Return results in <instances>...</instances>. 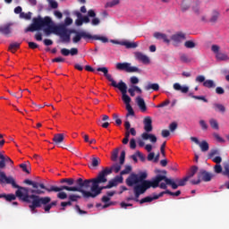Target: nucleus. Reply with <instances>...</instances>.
<instances>
[{
  "label": "nucleus",
  "mask_w": 229,
  "mask_h": 229,
  "mask_svg": "<svg viewBox=\"0 0 229 229\" xmlns=\"http://www.w3.org/2000/svg\"><path fill=\"white\" fill-rule=\"evenodd\" d=\"M48 4L53 10H56V8H58V2L55 0H52V2H48Z\"/></svg>",
  "instance_id": "603ef678"
},
{
  "label": "nucleus",
  "mask_w": 229,
  "mask_h": 229,
  "mask_svg": "<svg viewBox=\"0 0 229 229\" xmlns=\"http://www.w3.org/2000/svg\"><path fill=\"white\" fill-rule=\"evenodd\" d=\"M22 7L21 6H17L14 8V13H16V15H21V13H22Z\"/></svg>",
  "instance_id": "0e129e2a"
},
{
  "label": "nucleus",
  "mask_w": 229,
  "mask_h": 229,
  "mask_svg": "<svg viewBox=\"0 0 229 229\" xmlns=\"http://www.w3.org/2000/svg\"><path fill=\"white\" fill-rule=\"evenodd\" d=\"M20 167H21V169H22V171H23L24 173H27V174H30V169H31V168H30V167L28 168V165H26V164H21V165H20Z\"/></svg>",
  "instance_id": "09e8293b"
},
{
  "label": "nucleus",
  "mask_w": 229,
  "mask_h": 229,
  "mask_svg": "<svg viewBox=\"0 0 229 229\" xmlns=\"http://www.w3.org/2000/svg\"><path fill=\"white\" fill-rule=\"evenodd\" d=\"M216 92L218 95H223V94H225V89H223L222 87H216Z\"/></svg>",
  "instance_id": "69168bd1"
},
{
  "label": "nucleus",
  "mask_w": 229,
  "mask_h": 229,
  "mask_svg": "<svg viewBox=\"0 0 229 229\" xmlns=\"http://www.w3.org/2000/svg\"><path fill=\"white\" fill-rule=\"evenodd\" d=\"M215 155H219V150L218 149H212L210 150V152L208 155V158H212L213 157H215Z\"/></svg>",
  "instance_id": "de8ad7c7"
},
{
  "label": "nucleus",
  "mask_w": 229,
  "mask_h": 229,
  "mask_svg": "<svg viewBox=\"0 0 229 229\" xmlns=\"http://www.w3.org/2000/svg\"><path fill=\"white\" fill-rule=\"evenodd\" d=\"M154 37L157 40H163V42H165V44H170L171 43V39L169 38H167L166 34H164V33H161V32H156V33H154Z\"/></svg>",
  "instance_id": "4be33fe9"
},
{
  "label": "nucleus",
  "mask_w": 229,
  "mask_h": 229,
  "mask_svg": "<svg viewBox=\"0 0 229 229\" xmlns=\"http://www.w3.org/2000/svg\"><path fill=\"white\" fill-rule=\"evenodd\" d=\"M184 47H186V49H194V47H196V42L193 40H187L184 42Z\"/></svg>",
  "instance_id": "72a5a7b5"
},
{
  "label": "nucleus",
  "mask_w": 229,
  "mask_h": 229,
  "mask_svg": "<svg viewBox=\"0 0 229 229\" xmlns=\"http://www.w3.org/2000/svg\"><path fill=\"white\" fill-rule=\"evenodd\" d=\"M109 174H112L111 169H103L100 171L96 178L78 179L74 178H63L59 181L61 183L60 188L54 187L52 191H56L57 199L62 201L68 199V201H80V199H94L98 198L105 189L106 186H99L100 183H106Z\"/></svg>",
  "instance_id": "f257e3e1"
},
{
  "label": "nucleus",
  "mask_w": 229,
  "mask_h": 229,
  "mask_svg": "<svg viewBox=\"0 0 229 229\" xmlns=\"http://www.w3.org/2000/svg\"><path fill=\"white\" fill-rule=\"evenodd\" d=\"M209 124L213 130H219V123H217V120L211 118L209 120Z\"/></svg>",
  "instance_id": "e433bc0d"
},
{
  "label": "nucleus",
  "mask_w": 229,
  "mask_h": 229,
  "mask_svg": "<svg viewBox=\"0 0 229 229\" xmlns=\"http://www.w3.org/2000/svg\"><path fill=\"white\" fill-rule=\"evenodd\" d=\"M24 183H27V185H31L33 187V189H31V188H28V189H30L31 191H40L39 193H35V196H37V198H38L39 200H31L30 199V200H21V201H51V198L40 197V194H44L46 192L44 191H47V192H57V194H58V191L52 190V189L55 187L57 189H60V186H55V185H52L49 188H47V187H46V185H44V183L31 181L30 179H26L24 181Z\"/></svg>",
  "instance_id": "39448f33"
},
{
  "label": "nucleus",
  "mask_w": 229,
  "mask_h": 229,
  "mask_svg": "<svg viewBox=\"0 0 229 229\" xmlns=\"http://www.w3.org/2000/svg\"><path fill=\"white\" fill-rule=\"evenodd\" d=\"M148 178V172H140L139 174H131L126 179V185L128 187H133V192L136 199H139L140 195L146 193L148 189H157V175L151 180H146Z\"/></svg>",
  "instance_id": "20e7f679"
},
{
  "label": "nucleus",
  "mask_w": 229,
  "mask_h": 229,
  "mask_svg": "<svg viewBox=\"0 0 229 229\" xmlns=\"http://www.w3.org/2000/svg\"><path fill=\"white\" fill-rule=\"evenodd\" d=\"M161 135L165 139L169 137V135H171V132L168 130H163L161 132Z\"/></svg>",
  "instance_id": "e2e57ef3"
},
{
  "label": "nucleus",
  "mask_w": 229,
  "mask_h": 229,
  "mask_svg": "<svg viewBox=\"0 0 229 229\" xmlns=\"http://www.w3.org/2000/svg\"><path fill=\"white\" fill-rule=\"evenodd\" d=\"M42 29L47 37H49L51 33H55L60 37L62 44H71V32H69L67 27L64 25L55 26L53 20L49 16L42 18L38 15L37 18H33L32 23L25 30V32L40 31Z\"/></svg>",
  "instance_id": "f03ea898"
},
{
  "label": "nucleus",
  "mask_w": 229,
  "mask_h": 229,
  "mask_svg": "<svg viewBox=\"0 0 229 229\" xmlns=\"http://www.w3.org/2000/svg\"><path fill=\"white\" fill-rule=\"evenodd\" d=\"M199 124L201 127V130H203L204 131H207V130H208V123H207L205 120H200L199 122Z\"/></svg>",
  "instance_id": "37998d69"
},
{
  "label": "nucleus",
  "mask_w": 229,
  "mask_h": 229,
  "mask_svg": "<svg viewBox=\"0 0 229 229\" xmlns=\"http://www.w3.org/2000/svg\"><path fill=\"white\" fill-rule=\"evenodd\" d=\"M117 71H125V72H138L142 74V70L137 66H131L130 63H117L115 65Z\"/></svg>",
  "instance_id": "1a4fd4ad"
},
{
  "label": "nucleus",
  "mask_w": 229,
  "mask_h": 229,
  "mask_svg": "<svg viewBox=\"0 0 229 229\" xmlns=\"http://www.w3.org/2000/svg\"><path fill=\"white\" fill-rule=\"evenodd\" d=\"M196 173H198V166L194 165L191 168L189 174L186 176V178H188V180L190 178H192L194 174H196Z\"/></svg>",
  "instance_id": "58836bf2"
},
{
  "label": "nucleus",
  "mask_w": 229,
  "mask_h": 229,
  "mask_svg": "<svg viewBox=\"0 0 229 229\" xmlns=\"http://www.w3.org/2000/svg\"><path fill=\"white\" fill-rule=\"evenodd\" d=\"M125 158H126V152L124 150H123L120 155V165L116 163V164L113 165L112 167H110V168L106 167L104 169H110L111 173H112V171H114L115 173H119V171H121V165H123L124 164Z\"/></svg>",
  "instance_id": "dca6fc26"
},
{
  "label": "nucleus",
  "mask_w": 229,
  "mask_h": 229,
  "mask_svg": "<svg viewBox=\"0 0 229 229\" xmlns=\"http://www.w3.org/2000/svg\"><path fill=\"white\" fill-rule=\"evenodd\" d=\"M101 164V159L98 157L91 158V167H98Z\"/></svg>",
  "instance_id": "c9c22d12"
},
{
  "label": "nucleus",
  "mask_w": 229,
  "mask_h": 229,
  "mask_svg": "<svg viewBox=\"0 0 229 229\" xmlns=\"http://www.w3.org/2000/svg\"><path fill=\"white\" fill-rule=\"evenodd\" d=\"M123 178L121 175H116L114 179H111L106 185V188L112 189V187H117L119 183H123Z\"/></svg>",
  "instance_id": "6ab92c4d"
},
{
  "label": "nucleus",
  "mask_w": 229,
  "mask_h": 229,
  "mask_svg": "<svg viewBox=\"0 0 229 229\" xmlns=\"http://www.w3.org/2000/svg\"><path fill=\"white\" fill-rule=\"evenodd\" d=\"M122 93V99L123 101V103L126 105V110H131V105H130V103H131V98H130V96H128V89H123V91H121Z\"/></svg>",
  "instance_id": "a211bd4d"
},
{
  "label": "nucleus",
  "mask_w": 229,
  "mask_h": 229,
  "mask_svg": "<svg viewBox=\"0 0 229 229\" xmlns=\"http://www.w3.org/2000/svg\"><path fill=\"white\" fill-rule=\"evenodd\" d=\"M155 90V92L160 90V86L158 83H148L147 86H145V90Z\"/></svg>",
  "instance_id": "c85d7f7f"
},
{
  "label": "nucleus",
  "mask_w": 229,
  "mask_h": 229,
  "mask_svg": "<svg viewBox=\"0 0 229 229\" xmlns=\"http://www.w3.org/2000/svg\"><path fill=\"white\" fill-rule=\"evenodd\" d=\"M191 98H193V99H199L200 101H204V103H208V100L205 97H203V96L192 95Z\"/></svg>",
  "instance_id": "3c124183"
},
{
  "label": "nucleus",
  "mask_w": 229,
  "mask_h": 229,
  "mask_svg": "<svg viewBox=\"0 0 229 229\" xmlns=\"http://www.w3.org/2000/svg\"><path fill=\"white\" fill-rule=\"evenodd\" d=\"M214 171H215V173H216V174H220V173H223V166H221L220 164L216 165L214 166Z\"/></svg>",
  "instance_id": "8fccbe9b"
},
{
  "label": "nucleus",
  "mask_w": 229,
  "mask_h": 229,
  "mask_svg": "<svg viewBox=\"0 0 229 229\" xmlns=\"http://www.w3.org/2000/svg\"><path fill=\"white\" fill-rule=\"evenodd\" d=\"M31 15H33V13H31V12H29V13L23 12V13H21L20 19H24L25 21H30Z\"/></svg>",
  "instance_id": "f704fd0d"
},
{
  "label": "nucleus",
  "mask_w": 229,
  "mask_h": 229,
  "mask_svg": "<svg viewBox=\"0 0 229 229\" xmlns=\"http://www.w3.org/2000/svg\"><path fill=\"white\" fill-rule=\"evenodd\" d=\"M187 182H189V177H184L183 179H169L165 175L157 174V187L165 190L167 189V185H170L175 191L178 187H183Z\"/></svg>",
  "instance_id": "423d86ee"
},
{
  "label": "nucleus",
  "mask_w": 229,
  "mask_h": 229,
  "mask_svg": "<svg viewBox=\"0 0 229 229\" xmlns=\"http://www.w3.org/2000/svg\"><path fill=\"white\" fill-rule=\"evenodd\" d=\"M145 133H151L153 131V120L149 116H147L143 120Z\"/></svg>",
  "instance_id": "aec40b11"
},
{
  "label": "nucleus",
  "mask_w": 229,
  "mask_h": 229,
  "mask_svg": "<svg viewBox=\"0 0 229 229\" xmlns=\"http://www.w3.org/2000/svg\"><path fill=\"white\" fill-rule=\"evenodd\" d=\"M224 176H227L229 174V164L225 163L224 164V171L222 172Z\"/></svg>",
  "instance_id": "49530a36"
},
{
  "label": "nucleus",
  "mask_w": 229,
  "mask_h": 229,
  "mask_svg": "<svg viewBox=\"0 0 229 229\" xmlns=\"http://www.w3.org/2000/svg\"><path fill=\"white\" fill-rule=\"evenodd\" d=\"M213 109L215 112H221V114H225L226 112V107L223 106V104L213 103Z\"/></svg>",
  "instance_id": "bb28decb"
},
{
  "label": "nucleus",
  "mask_w": 229,
  "mask_h": 229,
  "mask_svg": "<svg viewBox=\"0 0 229 229\" xmlns=\"http://www.w3.org/2000/svg\"><path fill=\"white\" fill-rule=\"evenodd\" d=\"M71 24H72V20L71 17H66L64 20V27L65 26H71Z\"/></svg>",
  "instance_id": "bf43d9fd"
},
{
  "label": "nucleus",
  "mask_w": 229,
  "mask_h": 229,
  "mask_svg": "<svg viewBox=\"0 0 229 229\" xmlns=\"http://www.w3.org/2000/svg\"><path fill=\"white\" fill-rule=\"evenodd\" d=\"M176 128H178V123H176L175 122H173L172 123H170L169 125L170 131H175Z\"/></svg>",
  "instance_id": "864d4df0"
},
{
  "label": "nucleus",
  "mask_w": 229,
  "mask_h": 229,
  "mask_svg": "<svg viewBox=\"0 0 229 229\" xmlns=\"http://www.w3.org/2000/svg\"><path fill=\"white\" fill-rule=\"evenodd\" d=\"M196 83H202L206 89H216V82L213 80H206L204 75H199L195 79Z\"/></svg>",
  "instance_id": "f8f14e48"
},
{
  "label": "nucleus",
  "mask_w": 229,
  "mask_h": 229,
  "mask_svg": "<svg viewBox=\"0 0 229 229\" xmlns=\"http://www.w3.org/2000/svg\"><path fill=\"white\" fill-rule=\"evenodd\" d=\"M219 11H213L212 16L210 18V22H216L217 20L219 19Z\"/></svg>",
  "instance_id": "4c0bfd02"
},
{
  "label": "nucleus",
  "mask_w": 229,
  "mask_h": 229,
  "mask_svg": "<svg viewBox=\"0 0 229 229\" xmlns=\"http://www.w3.org/2000/svg\"><path fill=\"white\" fill-rule=\"evenodd\" d=\"M105 78H106V80H108V81L111 82L112 87H114L115 89H119L120 91L122 92L123 90H125V89H128V86L124 83V81H120L118 83L115 81V80H114V78L112 77V74H109L108 72L104 75Z\"/></svg>",
  "instance_id": "9b49d317"
},
{
  "label": "nucleus",
  "mask_w": 229,
  "mask_h": 229,
  "mask_svg": "<svg viewBox=\"0 0 229 229\" xmlns=\"http://www.w3.org/2000/svg\"><path fill=\"white\" fill-rule=\"evenodd\" d=\"M61 55L63 56H69V55H71V56H76V55H78V48L72 47L70 50L67 48H62Z\"/></svg>",
  "instance_id": "412c9836"
},
{
  "label": "nucleus",
  "mask_w": 229,
  "mask_h": 229,
  "mask_svg": "<svg viewBox=\"0 0 229 229\" xmlns=\"http://www.w3.org/2000/svg\"><path fill=\"white\" fill-rule=\"evenodd\" d=\"M19 47H21V43H18V42L11 43L9 46V51H11V53H15V51H17Z\"/></svg>",
  "instance_id": "473e14b6"
},
{
  "label": "nucleus",
  "mask_w": 229,
  "mask_h": 229,
  "mask_svg": "<svg viewBox=\"0 0 229 229\" xmlns=\"http://www.w3.org/2000/svg\"><path fill=\"white\" fill-rule=\"evenodd\" d=\"M115 194V191H107L106 195L102 197L101 201H110V198Z\"/></svg>",
  "instance_id": "a19ab883"
},
{
  "label": "nucleus",
  "mask_w": 229,
  "mask_h": 229,
  "mask_svg": "<svg viewBox=\"0 0 229 229\" xmlns=\"http://www.w3.org/2000/svg\"><path fill=\"white\" fill-rule=\"evenodd\" d=\"M35 39L38 40V42L42 41V33L40 32L36 33Z\"/></svg>",
  "instance_id": "774afa93"
},
{
  "label": "nucleus",
  "mask_w": 229,
  "mask_h": 229,
  "mask_svg": "<svg viewBox=\"0 0 229 229\" xmlns=\"http://www.w3.org/2000/svg\"><path fill=\"white\" fill-rule=\"evenodd\" d=\"M141 139H143V140H149L150 142L154 143L157 142V136H155L154 134H149L148 132H143L141 134Z\"/></svg>",
  "instance_id": "a878e982"
},
{
  "label": "nucleus",
  "mask_w": 229,
  "mask_h": 229,
  "mask_svg": "<svg viewBox=\"0 0 229 229\" xmlns=\"http://www.w3.org/2000/svg\"><path fill=\"white\" fill-rule=\"evenodd\" d=\"M130 173H131V165H126L125 168L121 171L120 176L130 174Z\"/></svg>",
  "instance_id": "79ce46f5"
},
{
  "label": "nucleus",
  "mask_w": 229,
  "mask_h": 229,
  "mask_svg": "<svg viewBox=\"0 0 229 229\" xmlns=\"http://www.w3.org/2000/svg\"><path fill=\"white\" fill-rule=\"evenodd\" d=\"M72 33H74V36L72 38V42L73 44H78L81 41V38H83L84 40H100V42H103V44H106V42H108V38L105 36H92L90 33L84 30H72Z\"/></svg>",
  "instance_id": "0eeeda50"
},
{
  "label": "nucleus",
  "mask_w": 229,
  "mask_h": 229,
  "mask_svg": "<svg viewBox=\"0 0 229 229\" xmlns=\"http://www.w3.org/2000/svg\"><path fill=\"white\" fill-rule=\"evenodd\" d=\"M187 38L185 36V33L183 32H177L171 37V40L174 42V46L175 47H178L180 44L182 43L183 40H185Z\"/></svg>",
  "instance_id": "2eb2a0df"
},
{
  "label": "nucleus",
  "mask_w": 229,
  "mask_h": 229,
  "mask_svg": "<svg viewBox=\"0 0 229 229\" xmlns=\"http://www.w3.org/2000/svg\"><path fill=\"white\" fill-rule=\"evenodd\" d=\"M91 26H99V24H101V20H99V18H96L95 17H91Z\"/></svg>",
  "instance_id": "a18cd8bd"
},
{
  "label": "nucleus",
  "mask_w": 229,
  "mask_h": 229,
  "mask_svg": "<svg viewBox=\"0 0 229 229\" xmlns=\"http://www.w3.org/2000/svg\"><path fill=\"white\" fill-rule=\"evenodd\" d=\"M213 136L218 142H225V140L217 133H214Z\"/></svg>",
  "instance_id": "338daca9"
},
{
  "label": "nucleus",
  "mask_w": 229,
  "mask_h": 229,
  "mask_svg": "<svg viewBox=\"0 0 229 229\" xmlns=\"http://www.w3.org/2000/svg\"><path fill=\"white\" fill-rule=\"evenodd\" d=\"M119 157V149H114L111 156V160L113 162H117V157Z\"/></svg>",
  "instance_id": "c03bdc74"
},
{
  "label": "nucleus",
  "mask_w": 229,
  "mask_h": 229,
  "mask_svg": "<svg viewBox=\"0 0 229 229\" xmlns=\"http://www.w3.org/2000/svg\"><path fill=\"white\" fill-rule=\"evenodd\" d=\"M180 60H181V62H182L183 64H191V58H189V56L187 55V54H181V55H180Z\"/></svg>",
  "instance_id": "ea45409f"
},
{
  "label": "nucleus",
  "mask_w": 229,
  "mask_h": 229,
  "mask_svg": "<svg viewBox=\"0 0 229 229\" xmlns=\"http://www.w3.org/2000/svg\"><path fill=\"white\" fill-rule=\"evenodd\" d=\"M136 103L141 112H146V110H148V107L146 106V102L144 101V98H142L140 97H137Z\"/></svg>",
  "instance_id": "393cba45"
},
{
  "label": "nucleus",
  "mask_w": 229,
  "mask_h": 229,
  "mask_svg": "<svg viewBox=\"0 0 229 229\" xmlns=\"http://www.w3.org/2000/svg\"><path fill=\"white\" fill-rule=\"evenodd\" d=\"M111 44H116L118 46H124L126 49H135L136 47H139V44L137 42H130L128 40H115V39H111L110 40Z\"/></svg>",
  "instance_id": "4468645a"
},
{
  "label": "nucleus",
  "mask_w": 229,
  "mask_h": 229,
  "mask_svg": "<svg viewBox=\"0 0 229 229\" xmlns=\"http://www.w3.org/2000/svg\"><path fill=\"white\" fill-rule=\"evenodd\" d=\"M169 103H171L170 100H165L163 103L157 105V108H164V106H167V105H169Z\"/></svg>",
  "instance_id": "13d9d810"
},
{
  "label": "nucleus",
  "mask_w": 229,
  "mask_h": 229,
  "mask_svg": "<svg viewBox=\"0 0 229 229\" xmlns=\"http://www.w3.org/2000/svg\"><path fill=\"white\" fill-rule=\"evenodd\" d=\"M212 176L214 175L206 170H200L198 180H191V183L192 185H198L201 183V180H203V182H210V180H212Z\"/></svg>",
  "instance_id": "9d476101"
},
{
  "label": "nucleus",
  "mask_w": 229,
  "mask_h": 229,
  "mask_svg": "<svg viewBox=\"0 0 229 229\" xmlns=\"http://www.w3.org/2000/svg\"><path fill=\"white\" fill-rule=\"evenodd\" d=\"M0 169H4V155L0 154Z\"/></svg>",
  "instance_id": "5fc2aeb1"
},
{
  "label": "nucleus",
  "mask_w": 229,
  "mask_h": 229,
  "mask_svg": "<svg viewBox=\"0 0 229 229\" xmlns=\"http://www.w3.org/2000/svg\"><path fill=\"white\" fill-rule=\"evenodd\" d=\"M164 194H169V196H173L174 198H178L180 194H182L181 191H177L175 192H173L169 190H166L165 191H161L159 193H152L151 195L140 199V201H154V199H158L159 198H162Z\"/></svg>",
  "instance_id": "6e6552de"
},
{
  "label": "nucleus",
  "mask_w": 229,
  "mask_h": 229,
  "mask_svg": "<svg viewBox=\"0 0 229 229\" xmlns=\"http://www.w3.org/2000/svg\"><path fill=\"white\" fill-rule=\"evenodd\" d=\"M0 33H2V35H10V33H12V30H10V25L1 26Z\"/></svg>",
  "instance_id": "c756f323"
},
{
  "label": "nucleus",
  "mask_w": 229,
  "mask_h": 229,
  "mask_svg": "<svg viewBox=\"0 0 229 229\" xmlns=\"http://www.w3.org/2000/svg\"><path fill=\"white\" fill-rule=\"evenodd\" d=\"M98 72H103L104 76L108 72V68L106 67H98L97 69Z\"/></svg>",
  "instance_id": "6e6d98bb"
},
{
  "label": "nucleus",
  "mask_w": 229,
  "mask_h": 229,
  "mask_svg": "<svg viewBox=\"0 0 229 229\" xmlns=\"http://www.w3.org/2000/svg\"><path fill=\"white\" fill-rule=\"evenodd\" d=\"M0 183H7V185H12L14 189H18L15 191V194L10 193H1L0 199H4L5 201H15V199H20V201H38V197H37V193H40V191H33L31 189L19 186L17 182H15V179L12 176H6V174L0 170Z\"/></svg>",
  "instance_id": "7ed1b4c3"
},
{
  "label": "nucleus",
  "mask_w": 229,
  "mask_h": 229,
  "mask_svg": "<svg viewBox=\"0 0 229 229\" xmlns=\"http://www.w3.org/2000/svg\"><path fill=\"white\" fill-rule=\"evenodd\" d=\"M199 148H200V150H201L203 153L208 151V149H209L208 142H207V141H205V140L199 142Z\"/></svg>",
  "instance_id": "7c9ffc66"
},
{
  "label": "nucleus",
  "mask_w": 229,
  "mask_h": 229,
  "mask_svg": "<svg viewBox=\"0 0 229 229\" xmlns=\"http://www.w3.org/2000/svg\"><path fill=\"white\" fill-rule=\"evenodd\" d=\"M130 148L131 149H135L137 148V142L135 141V139H131L130 140Z\"/></svg>",
  "instance_id": "4d7b16f0"
},
{
  "label": "nucleus",
  "mask_w": 229,
  "mask_h": 229,
  "mask_svg": "<svg viewBox=\"0 0 229 229\" xmlns=\"http://www.w3.org/2000/svg\"><path fill=\"white\" fill-rule=\"evenodd\" d=\"M213 162H215L216 165H219L221 162H223V158L219 156H216L213 158Z\"/></svg>",
  "instance_id": "052dcab7"
},
{
  "label": "nucleus",
  "mask_w": 229,
  "mask_h": 229,
  "mask_svg": "<svg viewBox=\"0 0 229 229\" xmlns=\"http://www.w3.org/2000/svg\"><path fill=\"white\" fill-rule=\"evenodd\" d=\"M119 3H121V0H111L105 4V8H114V6H117Z\"/></svg>",
  "instance_id": "2f4dec72"
},
{
  "label": "nucleus",
  "mask_w": 229,
  "mask_h": 229,
  "mask_svg": "<svg viewBox=\"0 0 229 229\" xmlns=\"http://www.w3.org/2000/svg\"><path fill=\"white\" fill-rule=\"evenodd\" d=\"M219 46L217 45H212L211 47V51L216 54V58L218 62H226L229 60V56L228 55L223 53V52H219Z\"/></svg>",
  "instance_id": "ddd939ff"
},
{
  "label": "nucleus",
  "mask_w": 229,
  "mask_h": 229,
  "mask_svg": "<svg viewBox=\"0 0 229 229\" xmlns=\"http://www.w3.org/2000/svg\"><path fill=\"white\" fill-rule=\"evenodd\" d=\"M64 133H57L54 135L53 142H55V144H62V142H64Z\"/></svg>",
  "instance_id": "cd10ccee"
},
{
  "label": "nucleus",
  "mask_w": 229,
  "mask_h": 229,
  "mask_svg": "<svg viewBox=\"0 0 229 229\" xmlns=\"http://www.w3.org/2000/svg\"><path fill=\"white\" fill-rule=\"evenodd\" d=\"M91 17H96V11L90 9L88 11V15L87 16H82V23L84 22V24H89V22H90V18Z\"/></svg>",
  "instance_id": "b1692460"
},
{
  "label": "nucleus",
  "mask_w": 229,
  "mask_h": 229,
  "mask_svg": "<svg viewBox=\"0 0 229 229\" xmlns=\"http://www.w3.org/2000/svg\"><path fill=\"white\" fill-rule=\"evenodd\" d=\"M173 87L175 90L182 92V94H187L189 92V86L187 85L181 86L180 83L175 82Z\"/></svg>",
  "instance_id": "5701e85b"
},
{
  "label": "nucleus",
  "mask_w": 229,
  "mask_h": 229,
  "mask_svg": "<svg viewBox=\"0 0 229 229\" xmlns=\"http://www.w3.org/2000/svg\"><path fill=\"white\" fill-rule=\"evenodd\" d=\"M130 81L132 85H137V83H139V78L132 76L131 77Z\"/></svg>",
  "instance_id": "680f3d73"
},
{
  "label": "nucleus",
  "mask_w": 229,
  "mask_h": 229,
  "mask_svg": "<svg viewBox=\"0 0 229 229\" xmlns=\"http://www.w3.org/2000/svg\"><path fill=\"white\" fill-rule=\"evenodd\" d=\"M134 57L135 60L140 62L144 65H149V64H151V59L142 52H134Z\"/></svg>",
  "instance_id": "f3484780"
}]
</instances>
